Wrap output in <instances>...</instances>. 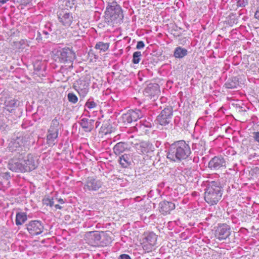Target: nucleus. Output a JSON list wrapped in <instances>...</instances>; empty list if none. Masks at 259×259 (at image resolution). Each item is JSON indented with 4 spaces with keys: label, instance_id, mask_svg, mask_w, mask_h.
Returning <instances> with one entry per match:
<instances>
[{
    "label": "nucleus",
    "instance_id": "f257e3e1",
    "mask_svg": "<svg viewBox=\"0 0 259 259\" xmlns=\"http://www.w3.org/2000/svg\"><path fill=\"white\" fill-rule=\"evenodd\" d=\"M191 154L189 145L185 141L180 140L169 146L166 152V157L171 161L180 162L187 159Z\"/></svg>",
    "mask_w": 259,
    "mask_h": 259
},
{
    "label": "nucleus",
    "instance_id": "f03ea898",
    "mask_svg": "<svg viewBox=\"0 0 259 259\" xmlns=\"http://www.w3.org/2000/svg\"><path fill=\"white\" fill-rule=\"evenodd\" d=\"M205 187L204 192V200L209 205L217 204L221 199L223 188L219 181H207L203 182Z\"/></svg>",
    "mask_w": 259,
    "mask_h": 259
},
{
    "label": "nucleus",
    "instance_id": "7ed1b4c3",
    "mask_svg": "<svg viewBox=\"0 0 259 259\" xmlns=\"http://www.w3.org/2000/svg\"><path fill=\"white\" fill-rule=\"evenodd\" d=\"M8 149L17 160L22 159L29 150V142L26 136H14L8 144Z\"/></svg>",
    "mask_w": 259,
    "mask_h": 259
},
{
    "label": "nucleus",
    "instance_id": "20e7f679",
    "mask_svg": "<svg viewBox=\"0 0 259 259\" xmlns=\"http://www.w3.org/2000/svg\"><path fill=\"white\" fill-rule=\"evenodd\" d=\"M15 161L11 160L8 164V168L14 172H25L32 171L37 167V161L36 158L32 154H29L25 158Z\"/></svg>",
    "mask_w": 259,
    "mask_h": 259
},
{
    "label": "nucleus",
    "instance_id": "39448f33",
    "mask_svg": "<svg viewBox=\"0 0 259 259\" xmlns=\"http://www.w3.org/2000/svg\"><path fill=\"white\" fill-rule=\"evenodd\" d=\"M105 14L111 21H121L123 18L122 9L115 1L108 3Z\"/></svg>",
    "mask_w": 259,
    "mask_h": 259
},
{
    "label": "nucleus",
    "instance_id": "423d86ee",
    "mask_svg": "<svg viewBox=\"0 0 259 259\" xmlns=\"http://www.w3.org/2000/svg\"><path fill=\"white\" fill-rule=\"evenodd\" d=\"M61 128L59 120L55 117L52 121L50 128L48 130L47 142L49 145H55L57 143L59 131Z\"/></svg>",
    "mask_w": 259,
    "mask_h": 259
},
{
    "label": "nucleus",
    "instance_id": "0eeeda50",
    "mask_svg": "<svg viewBox=\"0 0 259 259\" xmlns=\"http://www.w3.org/2000/svg\"><path fill=\"white\" fill-rule=\"evenodd\" d=\"M56 60L61 63H70L69 67H72V62L75 59V53L68 48H65L57 51Z\"/></svg>",
    "mask_w": 259,
    "mask_h": 259
},
{
    "label": "nucleus",
    "instance_id": "6e6552de",
    "mask_svg": "<svg viewBox=\"0 0 259 259\" xmlns=\"http://www.w3.org/2000/svg\"><path fill=\"white\" fill-rule=\"evenodd\" d=\"M26 226L28 232L32 236L39 235L44 230V226L40 221H31Z\"/></svg>",
    "mask_w": 259,
    "mask_h": 259
},
{
    "label": "nucleus",
    "instance_id": "1a4fd4ad",
    "mask_svg": "<svg viewBox=\"0 0 259 259\" xmlns=\"http://www.w3.org/2000/svg\"><path fill=\"white\" fill-rule=\"evenodd\" d=\"M90 83L84 79H79L73 84V87L78 93L79 96L84 98L89 91Z\"/></svg>",
    "mask_w": 259,
    "mask_h": 259
},
{
    "label": "nucleus",
    "instance_id": "9d476101",
    "mask_svg": "<svg viewBox=\"0 0 259 259\" xmlns=\"http://www.w3.org/2000/svg\"><path fill=\"white\" fill-rule=\"evenodd\" d=\"M172 117V109L165 108L157 117L156 121L160 125L165 126L168 124L171 121Z\"/></svg>",
    "mask_w": 259,
    "mask_h": 259
},
{
    "label": "nucleus",
    "instance_id": "9b49d317",
    "mask_svg": "<svg viewBox=\"0 0 259 259\" xmlns=\"http://www.w3.org/2000/svg\"><path fill=\"white\" fill-rule=\"evenodd\" d=\"M143 114L139 109L131 110L122 116V120L124 123H131L137 121L142 117Z\"/></svg>",
    "mask_w": 259,
    "mask_h": 259
},
{
    "label": "nucleus",
    "instance_id": "f8f14e48",
    "mask_svg": "<svg viewBox=\"0 0 259 259\" xmlns=\"http://www.w3.org/2000/svg\"><path fill=\"white\" fill-rule=\"evenodd\" d=\"M231 234V228L226 224L219 225L215 233V237L219 240H223L229 237Z\"/></svg>",
    "mask_w": 259,
    "mask_h": 259
},
{
    "label": "nucleus",
    "instance_id": "ddd939ff",
    "mask_svg": "<svg viewBox=\"0 0 259 259\" xmlns=\"http://www.w3.org/2000/svg\"><path fill=\"white\" fill-rule=\"evenodd\" d=\"M103 183L101 181L93 177L88 178L83 189L85 191H96L101 188Z\"/></svg>",
    "mask_w": 259,
    "mask_h": 259
},
{
    "label": "nucleus",
    "instance_id": "4468645a",
    "mask_svg": "<svg viewBox=\"0 0 259 259\" xmlns=\"http://www.w3.org/2000/svg\"><path fill=\"white\" fill-rule=\"evenodd\" d=\"M85 238L87 242L91 245H100L101 232L97 231L87 232Z\"/></svg>",
    "mask_w": 259,
    "mask_h": 259
},
{
    "label": "nucleus",
    "instance_id": "2eb2a0df",
    "mask_svg": "<svg viewBox=\"0 0 259 259\" xmlns=\"http://www.w3.org/2000/svg\"><path fill=\"white\" fill-rule=\"evenodd\" d=\"M226 167V160L221 156H214L208 162V167L212 170H218Z\"/></svg>",
    "mask_w": 259,
    "mask_h": 259
},
{
    "label": "nucleus",
    "instance_id": "dca6fc26",
    "mask_svg": "<svg viewBox=\"0 0 259 259\" xmlns=\"http://www.w3.org/2000/svg\"><path fill=\"white\" fill-rule=\"evenodd\" d=\"M160 93L159 87L157 83H149L144 89L143 92L144 95L146 97H148L150 99L157 97Z\"/></svg>",
    "mask_w": 259,
    "mask_h": 259
},
{
    "label": "nucleus",
    "instance_id": "f3484780",
    "mask_svg": "<svg viewBox=\"0 0 259 259\" xmlns=\"http://www.w3.org/2000/svg\"><path fill=\"white\" fill-rule=\"evenodd\" d=\"M58 18L59 22L65 27L70 26L73 20L72 14L64 11L58 13Z\"/></svg>",
    "mask_w": 259,
    "mask_h": 259
},
{
    "label": "nucleus",
    "instance_id": "a211bd4d",
    "mask_svg": "<svg viewBox=\"0 0 259 259\" xmlns=\"http://www.w3.org/2000/svg\"><path fill=\"white\" fill-rule=\"evenodd\" d=\"M175 207V204L172 202L166 200L161 201L159 204V211L164 215L169 214Z\"/></svg>",
    "mask_w": 259,
    "mask_h": 259
},
{
    "label": "nucleus",
    "instance_id": "6ab92c4d",
    "mask_svg": "<svg viewBox=\"0 0 259 259\" xmlns=\"http://www.w3.org/2000/svg\"><path fill=\"white\" fill-rule=\"evenodd\" d=\"M94 120L89 119L86 118H82L79 124L86 132H90L94 128Z\"/></svg>",
    "mask_w": 259,
    "mask_h": 259
},
{
    "label": "nucleus",
    "instance_id": "aec40b11",
    "mask_svg": "<svg viewBox=\"0 0 259 259\" xmlns=\"http://www.w3.org/2000/svg\"><path fill=\"white\" fill-rule=\"evenodd\" d=\"M153 146L152 144L148 142H141L140 143L138 150L142 154H146L153 151Z\"/></svg>",
    "mask_w": 259,
    "mask_h": 259
},
{
    "label": "nucleus",
    "instance_id": "412c9836",
    "mask_svg": "<svg viewBox=\"0 0 259 259\" xmlns=\"http://www.w3.org/2000/svg\"><path fill=\"white\" fill-rule=\"evenodd\" d=\"M205 143L204 141H200L198 143H193L192 145V149L196 152L200 153L202 154L203 152L205 151Z\"/></svg>",
    "mask_w": 259,
    "mask_h": 259
},
{
    "label": "nucleus",
    "instance_id": "4be33fe9",
    "mask_svg": "<svg viewBox=\"0 0 259 259\" xmlns=\"http://www.w3.org/2000/svg\"><path fill=\"white\" fill-rule=\"evenodd\" d=\"M27 219V214L24 212H19L16 213L15 223L17 226H20L24 223Z\"/></svg>",
    "mask_w": 259,
    "mask_h": 259
},
{
    "label": "nucleus",
    "instance_id": "5701e85b",
    "mask_svg": "<svg viewBox=\"0 0 259 259\" xmlns=\"http://www.w3.org/2000/svg\"><path fill=\"white\" fill-rule=\"evenodd\" d=\"M18 101L15 99H11L10 100L5 102V109L10 113H12L13 111L17 107Z\"/></svg>",
    "mask_w": 259,
    "mask_h": 259
},
{
    "label": "nucleus",
    "instance_id": "b1692460",
    "mask_svg": "<svg viewBox=\"0 0 259 259\" xmlns=\"http://www.w3.org/2000/svg\"><path fill=\"white\" fill-rule=\"evenodd\" d=\"M101 239L100 240V245L102 246H107L110 244L112 241V238L109 235L103 232H101Z\"/></svg>",
    "mask_w": 259,
    "mask_h": 259
},
{
    "label": "nucleus",
    "instance_id": "393cba45",
    "mask_svg": "<svg viewBox=\"0 0 259 259\" xmlns=\"http://www.w3.org/2000/svg\"><path fill=\"white\" fill-rule=\"evenodd\" d=\"M146 242L151 246H154L157 241V235L153 232H149L145 235Z\"/></svg>",
    "mask_w": 259,
    "mask_h": 259
},
{
    "label": "nucleus",
    "instance_id": "a878e982",
    "mask_svg": "<svg viewBox=\"0 0 259 259\" xmlns=\"http://www.w3.org/2000/svg\"><path fill=\"white\" fill-rule=\"evenodd\" d=\"M187 50L181 47H177L174 51V56L176 58H182L187 55Z\"/></svg>",
    "mask_w": 259,
    "mask_h": 259
},
{
    "label": "nucleus",
    "instance_id": "bb28decb",
    "mask_svg": "<svg viewBox=\"0 0 259 259\" xmlns=\"http://www.w3.org/2000/svg\"><path fill=\"white\" fill-rule=\"evenodd\" d=\"M126 144L124 142L117 143L113 148V150L116 155H119L123 152L126 148Z\"/></svg>",
    "mask_w": 259,
    "mask_h": 259
},
{
    "label": "nucleus",
    "instance_id": "cd10ccee",
    "mask_svg": "<svg viewBox=\"0 0 259 259\" xmlns=\"http://www.w3.org/2000/svg\"><path fill=\"white\" fill-rule=\"evenodd\" d=\"M119 163L123 167H127L131 164V161L127 154L119 157Z\"/></svg>",
    "mask_w": 259,
    "mask_h": 259
},
{
    "label": "nucleus",
    "instance_id": "c85d7f7f",
    "mask_svg": "<svg viewBox=\"0 0 259 259\" xmlns=\"http://www.w3.org/2000/svg\"><path fill=\"white\" fill-rule=\"evenodd\" d=\"M151 127V123L146 120L140 121L139 123H137L135 127L137 130H143L145 127L150 128Z\"/></svg>",
    "mask_w": 259,
    "mask_h": 259
},
{
    "label": "nucleus",
    "instance_id": "c756f323",
    "mask_svg": "<svg viewBox=\"0 0 259 259\" xmlns=\"http://www.w3.org/2000/svg\"><path fill=\"white\" fill-rule=\"evenodd\" d=\"M225 85L228 89H236L238 85V82L235 78L229 79L225 83Z\"/></svg>",
    "mask_w": 259,
    "mask_h": 259
},
{
    "label": "nucleus",
    "instance_id": "7c9ffc66",
    "mask_svg": "<svg viewBox=\"0 0 259 259\" xmlns=\"http://www.w3.org/2000/svg\"><path fill=\"white\" fill-rule=\"evenodd\" d=\"M109 43H105L102 41H100L96 44L95 48L104 52L109 49Z\"/></svg>",
    "mask_w": 259,
    "mask_h": 259
},
{
    "label": "nucleus",
    "instance_id": "2f4dec72",
    "mask_svg": "<svg viewBox=\"0 0 259 259\" xmlns=\"http://www.w3.org/2000/svg\"><path fill=\"white\" fill-rule=\"evenodd\" d=\"M142 56V54L141 52L136 51L134 53L133 55V60L132 62L134 64H138L139 63L141 58Z\"/></svg>",
    "mask_w": 259,
    "mask_h": 259
},
{
    "label": "nucleus",
    "instance_id": "473e14b6",
    "mask_svg": "<svg viewBox=\"0 0 259 259\" xmlns=\"http://www.w3.org/2000/svg\"><path fill=\"white\" fill-rule=\"evenodd\" d=\"M67 99L69 102L73 104H75L78 101L77 97L74 93H69L68 94Z\"/></svg>",
    "mask_w": 259,
    "mask_h": 259
},
{
    "label": "nucleus",
    "instance_id": "72a5a7b5",
    "mask_svg": "<svg viewBox=\"0 0 259 259\" xmlns=\"http://www.w3.org/2000/svg\"><path fill=\"white\" fill-rule=\"evenodd\" d=\"M97 105V103L92 99H89L85 104V107L89 109L95 108Z\"/></svg>",
    "mask_w": 259,
    "mask_h": 259
},
{
    "label": "nucleus",
    "instance_id": "f704fd0d",
    "mask_svg": "<svg viewBox=\"0 0 259 259\" xmlns=\"http://www.w3.org/2000/svg\"><path fill=\"white\" fill-rule=\"evenodd\" d=\"M42 201L44 204L51 207L53 206L54 204L53 198H50L49 197H46L43 199Z\"/></svg>",
    "mask_w": 259,
    "mask_h": 259
},
{
    "label": "nucleus",
    "instance_id": "c9c22d12",
    "mask_svg": "<svg viewBox=\"0 0 259 259\" xmlns=\"http://www.w3.org/2000/svg\"><path fill=\"white\" fill-rule=\"evenodd\" d=\"M248 4L247 0H238L237 2V6L238 7H244Z\"/></svg>",
    "mask_w": 259,
    "mask_h": 259
},
{
    "label": "nucleus",
    "instance_id": "e433bc0d",
    "mask_svg": "<svg viewBox=\"0 0 259 259\" xmlns=\"http://www.w3.org/2000/svg\"><path fill=\"white\" fill-rule=\"evenodd\" d=\"M252 134L254 141L259 143V132H254Z\"/></svg>",
    "mask_w": 259,
    "mask_h": 259
},
{
    "label": "nucleus",
    "instance_id": "4c0bfd02",
    "mask_svg": "<svg viewBox=\"0 0 259 259\" xmlns=\"http://www.w3.org/2000/svg\"><path fill=\"white\" fill-rule=\"evenodd\" d=\"M145 47L144 42L143 41H139L137 42L136 48L137 49H143Z\"/></svg>",
    "mask_w": 259,
    "mask_h": 259
},
{
    "label": "nucleus",
    "instance_id": "58836bf2",
    "mask_svg": "<svg viewBox=\"0 0 259 259\" xmlns=\"http://www.w3.org/2000/svg\"><path fill=\"white\" fill-rule=\"evenodd\" d=\"M118 259H131L129 255L126 254H122L118 257Z\"/></svg>",
    "mask_w": 259,
    "mask_h": 259
},
{
    "label": "nucleus",
    "instance_id": "ea45409f",
    "mask_svg": "<svg viewBox=\"0 0 259 259\" xmlns=\"http://www.w3.org/2000/svg\"><path fill=\"white\" fill-rule=\"evenodd\" d=\"M51 26L52 25L50 23H47L45 25V29L46 30H48L49 33L52 31Z\"/></svg>",
    "mask_w": 259,
    "mask_h": 259
},
{
    "label": "nucleus",
    "instance_id": "a19ab883",
    "mask_svg": "<svg viewBox=\"0 0 259 259\" xmlns=\"http://www.w3.org/2000/svg\"><path fill=\"white\" fill-rule=\"evenodd\" d=\"M42 34L45 35V38H48V37H49V32L48 30H44L42 31Z\"/></svg>",
    "mask_w": 259,
    "mask_h": 259
},
{
    "label": "nucleus",
    "instance_id": "79ce46f5",
    "mask_svg": "<svg viewBox=\"0 0 259 259\" xmlns=\"http://www.w3.org/2000/svg\"><path fill=\"white\" fill-rule=\"evenodd\" d=\"M41 34H42L40 32H39V31L37 32L36 40H37L38 41L42 40V37L41 36Z\"/></svg>",
    "mask_w": 259,
    "mask_h": 259
},
{
    "label": "nucleus",
    "instance_id": "37998d69",
    "mask_svg": "<svg viewBox=\"0 0 259 259\" xmlns=\"http://www.w3.org/2000/svg\"><path fill=\"white\" fill-rule=\"evenodd\" d=\"M254 17L259 21V8L257 9L254 14Z\"/></svg>",
    "mask_w": 259,
    "mask_h": 259
},
{
    "label": "nucleus",
    "instance_id": "c03bdc74",
    "mask_svg": "<svg viewBox=\"0 0 259 259\" xmlns=\"http://www.w3.org/2000/svg\"><path fill=\"white\" fill-rule=\"evenodd\" d=\"M9 0H0V7L2 5L6 3Z\"/></svg>",
    "mask_w": 259,
    "mask_h": 259
},
{
    "label": "nucleus",
    "instance_id": "a18cd8bd",
    "mask_svg": "<svg viewBox=\"0 0 259 259\" xmlns=\"http://www.w3.org/2000/svg\"><path fill=\"white\" fill-rule=\"evenodd\" d=\"M24 1V0H13V2L14 3H19V4H22Z\"/></svg>",
    "mask_w": 259,
    "mask_h": 259
},
{
    "label": "nucleus",
    "instance_id": "49530a36",
    "mask_svg": "<svg viewBox=\"0 0 259 259\" xmlns=\"http://www.w3.org/2000/svg\"><path fill=\"white\" fill-rule=\"evenodd\" d=\"M55 207L56 208V209H62V206H61L60 205H59V204H56L55 205Z\"/></svg>",
    "mask_w": 259,
    "mask_h": 259
},
{
    "label": "nucleus",
    "instance_id": "de8ad7c7",
    "mask_svg": "<svg viewBox=\"0 0 259 259\" xmlns=\"http://www.w3.org/2000/svg\"><path fill=\"white\" fill-rule=\"evenodd\" d=\"M58 201L61 204H63L64 203V201L62 198L58 199Z\"/></svg>",
    "mask_w": 259,
    "mask_h": 259
},
{
    "label": "nucleus",
    "instance_id": "09e8293b",
    "mask_svg": "<svg viewBox=\"0 0 259 259\" xmlns=\"http://www.w3.org/2000/svg\"><path fill=\"white\" fill-rule=\"evenodd\" d=\"M100 123V122H99V121H97L96 122V127H97L99 125Z\"/></svg>",
    "mask_w": 259,
    "mask_h": 259
}]
</instances>
